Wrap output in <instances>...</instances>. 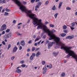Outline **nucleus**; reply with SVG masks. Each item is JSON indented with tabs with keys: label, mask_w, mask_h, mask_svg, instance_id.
Instances as JSON below:
<instances>
[{
	"label": "nucleus",
	"mask_w": 77,
	"mask_h": 77,
	"mask_svg": "<svg viewBox=\"0 0 77 77\" xmlns=\"http://www.w3.org/2000/svg\"><path fill=\"white\" fill-rule=\"evenodd\" d=\"M23 3L24 4V5H26L27 2H23Z\"/></svg>",
	"instance_id": "3c124183"
},
{
	"label": "nucleus",
	"mask_w": 77,
	"mask_h": 77,
	"mask_svg": "<svg viewBox=\"0 0 77 77\" xmlns=\"http://www.w3.org/2000/svg\"><path fill=\"white\" fill-rule=\"evenodd\" d=\"M5 33V31H3V32H2V35H4Z\"/></svg>",
	"instance_id": "49530a36"
},
{
	"label": "nucleus",
	"mask_w": 77,
	"mask_h": 77,
	"mask_svg": "<svg viewBox=\"0 0 77 77\" xmlns=\"http://www.w3.org/2000/svg\"><path fill=\"white\" fill-rule=\"evenodd\" d=\"M20 44L22 46H24V45H25V43H24V41H21Z\"/></svg>",
	"instance_id": "9d476101"
},
{
	"label": "nucleus",
	"mask_w": 77,
	"mask_h": 77,
	"mask_svg": "<svg viewBox=\"0 0 77 77\" xmlns=\"http://www.w3.org/2000/svg\"><path fill=\"white\" fill-rule=\"evenodd\" d=\"M10 31V29H8L6 30V32L7 33H8V32H9V31Z\"/></svg>",
	"instance_id": "c9c22d12"
},
{
	"label": "nucleus",
	"mask_w": 77,
	"mask_h": 77,
	"mask_svg": "<svg viewBox=\"0 0 77 77\" xmlns=\"http://www.w3.org/2000/svg\"><path fill=\"white\" fill-rule=\"evenodd\" d=\"M48 22L46 21V22H45V25H47V24H48Z\"/></svg>",
	"instance_id": "a18cd8bd"
},
{
	"label": "nucleus",
	"mask_w": 77,
	"mask_h": 77,
	"mask_svg": "<svg viewBox=\"0 0 77 77\" xmlns=\"http://www.w3.org/2000/svg\"><path fill=\"white\" fill-rule=\"evenodd\" d=\"M46 37V35H44L43 37V39H45Z\"/></svg>",
	"instance_id": "8fccbe9b"
},
{
	"label": "nucleus",
	"mask_w": 77,
	"mask_h": 77,
	"mask_svg": "<svg viewBox=\"0 0 77 77\" xmlns=\"http://www.w3.org/2000/svg\"><path fill=\"white\" fill-rule=\"evenodd\" d=\"M65 73L63 72L60 75L61 77H65Z\"/></svg>",
	"instance_id": "2eb2a0df"
},
{
	"label": "nucleus",
	"mask_w": 77,
	"mask_h": 77,
	"mask_svg": "<svg viewBox=\"0 0 77 77\" xmlns=\"http://www.w3.org/2000/svg\"><path fill=\"white\" fill-rule=\"evenodd\" d=\"M22 48H23L22 46H20L19 47V50H22Z\"/></svg>",
	"instance_id": "79ce46f5"
},
{
	"label": "nucleus",
	"mask_w": 77,
	"mask_h": 77,
	"mask_svg": "<svg viewBox=\"0 0 77 77\" xmlns=\"http://www.w3.org/2000/svg\"><path fill=\"white\" fill-rule=\"evenodd\" d=\"M38 40H39V38H36V39L35 40V42H36V41H38Z\"/></svg>",
	"instance_id": "2f4dec72"
},
{
	"label": "nucleus",
	"mask_w": 77,
	"mask_h": 77,
	"mask_svg": "<svg viewBox=\"0 0 77 77\" xmlns=\"http://www.w3.org/2000/svg\"><path fill=\"white\" fill-rule=\"evenodd\" d=\"M30 51V49H28L27 50V51Z\"/></svg>",
	"instance_id": "13d9d810"
},
{
	"label": "nucleus",
	"mask_w": 77,
	"mask_h": 77,
	"mask_svg": "<svg viewBox=\"0 0 77 77\" xmlns=\"http://www.w3.org/2000/svg\"><path fill=\"white\" fill-rule=\"evenodd\" d=\"M33 38H34V39H35V38H36V35H34L33 36Z\"/></svg>",
	"instance_id": "bf43d9fd"
},
{
	"label": "nucleus",
	"mask_w": 77,
	"mask_h": 77,
	"mask_svg": "<svg viewBox=\"0 0 77 77\" xmlns=\"http://www.w3.org/2000/svg\"><path fill=\"white\" fill-rule=\"evenodd\" d=\"M50 42V41H49L47 40L46 41V44H48V42Z\"/></svg>",
	"instance_id": "de8ad7c7"
},
{
	"label": "nucleus",
	"mask_w": 77,
	"mask_h": 77,
	"mask_svg": "<svg viewBox=\"0 0 77 77\" xmlns=\"http://www.w3.org/2000/svg\"><path fill=\"white\" fill-rule=\"evenodd\" d=\"M14 58H15V57H12L11 58V60H14Z\"/></svg>",
	"instance_id": "a19ab883"
},
{
	"label": "nucleus",
	"mask_w": 77,
	"mask_h": 77,
	"mask_svg": "<svg viewBox=\"0 0 77 77\" xmlns=\"http://www.w3.org/2000/svg\"><path fill=\"white\" fill-rule=\"evenodd\" d=\"M17 35H20V33H17Z\"/></svg>",
	"instance_id": "052dcab7"
},
{
	"label": "nucleus",
	"mask_w": 77,
	"mask_h": 77,
	"mask_svg": "<svg viewBox=\"0 0 77 77\" xmlns=\"http://www.w3.org/2000/svg\"><path fill=\"white\" fill-rule=\"evenodd\" d=\"M53 54L55 56H56L58 54V53L56 52H53Z\"/></svg>",
	"instance_id": "6ab92c4d"
},
{
	"label": "nucleus",
	"mask_w": 77,
	"mask_h": 77,
	"mask_svg": "<svg viewBox=\"0 0 77 77\" xmlns=\"http://www.w3.org/2000/svg\"><path fill=\"white\" fill-rule=\"evenodd\" d=\"M19 44H20V42H18L17 43V45H19Z\"/></svg>",
	"instance_id": "774afa93"
},
{
	"label": "nucleus",
	"mask_w": 77,
	"mask_h": 77,
	"mask_svg": "<svg viewBox=\"0 0 77 77\" xmlns=\"http://www.w3.org/2000/svg\"><path fill=\"white\" fill-rule=\"evenodd\" d=\"M9 11H10V10L9 9H8L7 8H6L5 9V11H6V12H9Z\"/></svg>",
	"instance_id": "473e14b6"
},
{
	"label": "nucleus",
	"mask_w": 77,
	"mask_h": 77,
	"mask_svg": "<svg viewBox=\"0 0 77 77\" xmlns=\"http://www.w3.org/2000/svg\"><path fill=\"white\" fill-rule=\"evenodd\" d=\"M75 0H73L72 1V3H75Z\"/></svg>",
	"instance_id": "6e6d98bb"
},
{
	"label": "nucleus",
	"mask_w": 77,
	"mask_h": 77,
	"mask_svg": "<svg viewBox=\"0 0 77 77\" xmlns=\"http://www.w3.org/2000/svg\"><path fill=\"white\" fill-rule=\"evenodd\" d=\"M9 38H11L12 36V32H10L8 34H7Z\"/></svg>",
	"instance_id": "f3484780"
},
{
	"label": "nucleus",
	"mask_w": 77,
	"mask_h": 77,
	"mask_svg": "<svg viewBox=\"0 0 77 77\" xmlns=\"http://www.w3.org/2000/svg\"><path fill=\"white\" fill-rule=\"evenodd\" d=\"M35 49H36V48L35 47H32V51H33L34 50H35Z\"/></svg>",
	"instance_id": "a878e982"
},
{
	"label": "nucleus",
	"mask_w": 77,
	"mask_h": 77,
	"mask_svg": "<svg viewBox=\"0 0 77 77\" xmlns=\"http://www.w3.org/2000/svg\"><path fill=\"white\" fill-rule=\"evenodd\" d=\"M2 3H6L5 0H3Z\"/></svg>",
	"instance_id": "c03bdc74"
},
{
	"label": "nucleus",
	"mask_w": 77,
	"mask_h": 77,
	"mask_svg": "<svg viewBox=\"0 0 77 77\" xmlns=\"http://www.w3.org/2000/svg\"><path fill=\"white\" fill-rule=\"evenodd\" d=\"M33 58H34V57L32 55H31L30 57V60H32L33 59Z\"/></svg>",
	"instance_id": "aec40b11"
},
{
	"label": "nucleus",
	"mask_w": 77,
	"mask_h": 77,
	"mask_svg": "<svg viewBox=\"0 0 77 77\" xmlns=\"http://www.w3.org/2000/svg\"><path fill=\"white\" fill-rule=\"evenodd\" d=\"M66 28H67V26H66V25H63V29H66Z\"/></svg>",
	"instance_id": "393cba45"
},
{
	"label": "nucleus",
	"mask_w": 77,
	"mask_h": 77,
	"mask_svg": "<svg viewBox=\"0 0 77 77\" xmlns=\"http://www.w3.org/2000/svg\"><path fill=\"white\" fill-rule=\"evenodd\" d=\"M40 1V0H36L35 2H39Z\"/></svg>",
	"instance_id": "338daca9"
},
{
	"label": "nucleus",
	"mask_w": 77,
	"mask_h": 77,
	"mask_svg": "<svg viewBox=\"0 0 77 77\" xmlns=\"http://www.w3.org/2000/svg\"><path fill=\"white\" fill-rule=\"evenodd\" d=\"M31 42H32V41L31 40L29 41L28 42V44H31Z\"/></svg>",
	"instance_id": "4d7b16f0"
},
{
	"label": "nucleus",
	"mask_w": 77,
	"mask_h": 77,
	"mask_svg": "<svg viewBox=\"0 0 77 77\" xmlns=\"http://www.w3.org/2000/svg\"><path fill=\"white\" fill-rule=\"evenodd\" d=\"M13 23H14V24H15V23H16V20H14L13 21Z\"/></svg>",
	"instance_id": "603ef678"
},
{
	"label": "nucleus",
	"mask_w": 77,
	"mask_h": 77,
	"mask_svg": "<svg viewBox=\"0 0 77 77\" xmlns=\"http://www.w3.org/2000/svg\"><path fill=\"white\" fill-rule=\"evenodd\" d=\"M60 35H61L62 37H63L65 36H66V34L64 33H62V34H60Z\"/></svg>",
	"instance_id": "dca6fc26"
},
{
	"label": "nucleus",
	"mask_w": 77,
	"mask_h": 77,
	"mask_svg": "<svg viewBox=\"0 0 77 77\" xmlns=\"http://www.w3.org/2000/svg\"><path fill=\"white\" fill-rule=\"evenodd\" d=\"M24 62V60H22L20 62V63H22V64H23Z\"/></svg>",
	"instance_id": "c85d7f7f"
},
{
	"label": "nucleus",
	"mask_w": 77,
	"mask_h": 77,
	"mask_svg": "<svg viewBox=\"0 0 77 77\" xmlns=\"http://www.w3.org/2000/svg\"><path fill=\"white\" fill-rule=\"evenodd\" d=\"M35 0H31V2L32 3H34V2H35Z\"/></svg>",
	"instance_id": "4c0bfd02"
},
{
	"label": "nucleus",
	"mask_w": 77,
	"mask_h": 77,
	"mask_svg": "<svg viewBox=\"0 0 77 77\" xmlns=\"http://www.w3.org/2000/svg\"><path fill=\"white\" fill-rule=\"evenodd\" d=\"M42 70H44L43 72V74H45L46 73V72H47V68L46 66H45L44 67H43L42 68Z\"/></svg>",
	"instance_id": "423d86ee"
},
{
	"label": "nucleus",
	"mask_w": 77,
	"mask_h": 77,
	"mask_svg": "<svg viewBox=\"0 0 77 77\" xmlns=\"http://www.w3.org/2000/svg\"><path fill=\"white\" fill-rule=\"evenodd\" d=\"M30 20H28L27 22V23H29V22H30Z\"/></svg>",
	"instance_id": "0e129e2a"
},
{
	"label": "nucleus",
	"mask_w": 77,
	"mask_h": 77,
	"mask_svg": "<svg viewBox=\"0 0 77 77\" xmlns=\"http://www.w3.org/2000/svg\"><path fill=\"white\" fill-rule=\"evenodd\" d=\"M18 50V48L16 46H15L13 49V51L14 53H15V52H16Z\"/></svg>",
	"instance_id": "1a4fd4ad"
},
{
	"label": "nucleus",
	"mask_w": 77,
	"mask_h": 77,
	"mask_svg": "<svg viewBox=\"0 0 77 77\" xmlns=\"http://www.w3.org/2000/svg\"><path fill=\"white\" fill-rule=\"evenodd\" d=\"M62 5V2H60L59 4V5L58 6L59 9H60V7H61Z\"/></svg>",
	"instance_id": "4468645a"
},
{
	"label": "nucleus",
	"mask_w": 77,
	"mask_h": 77,
	"mask_svg": "<svg viewBox=\"0 0 77 77\" xmlns=\"http://www.w3.org/2000/svg\"><path fill=\"white\" fill-rule=\"evenodd\" d=\"M42 63L43 65H44L45 64V61L43 60L42 62Z\"/></svg>",
	"instance_id": "412c9836"
},
{
	"label": "nucleus",
	"mask_w": 77,
	"mask_h": 77,
	"mask_svg": "<svg viewBox=\"0 0 77 77\" xmlns=\"http://www.w3.org/2000/svg\"><path fill=\"white\" fill-rule=\"evenodd\" d=\"M63 31L64 32V33H67L68 32V31L66 30H64Z\"/></svg>",
	"instance_id": "e433bc0d"
},
{
	"label": "nucleus",
	"mask_w": 77,
	"mask_h": 77,
	"mask_svg": "<svg viewBox=\"0 0 77 77\" xmlns=\"http://www.w3.org/2000/svg\"><path fill=\"white\" fill-rule=\"evenodd\" d=\"M21 24H22V23H19L18 24V26H19V25H20Z\"/></svg>",
	"instance_id": "e2e57ef3"
},
{
	"label": "nucleus",
	"mask_w": 77,
	"mask_h": 77,
	"mask_svg": "<svg viewBox=\"0 0 77 77\" xmlns=\"http://www.w3.org/2000/svg\"><path fill=\"white\" fill-rule=\"evenodd\" d=\"M41 5H42V3L41 2H39L37 4V5H35V11H37L38 8H38H39V6H40Z\"/></svg>",
	"instance_id": "20e7f679"
},
{
	"label": "nucleus",
	"mask_w": 77,
	"mask_h": 77,
	"mask_svg": "<svg viewBox=\"0 0 77 77\" xmlns=\"http://www.w3.org/2000/svg\"><path fill=\"white\" fill-rule=\"evenodd\" d=\"M49 67L50 69H51L52 68V65L51 64H50Z\"/></svg>",
	"instance_id": "58836bf2"
},
{
	"label": "nucleus",
	"mask_w": 77,
	"mask_h": 77,
	"mask_svg": "<svg viewBox=\"0 0 77 77\" xmlns=\"http://www.w3.org/2000/svg\"><path fill=\"white\" fill-rule=\"evenodd\" d=\"M21 68V67L20 66L17 67L16 69H18L19 68Z\"/></svg>",
	"instance_id": "69168bd1"
},
{
	"label": "nucleus",
	"mask_w": 77,
	"mask_h": 77,
	"mask_svg": "<svg viewBox=\"0 0 77 77\" xmlns=\"http://www.w3.org/2000/svg\"><path fill=\"white\" fill-rule=\"evenodd\" d=\"M74 38L73 35L68 36L66 38V39H71Z\"/></svg>",
	"instance_id": "6e6552de"
},
{
	"label": "nucleus",
	"mask_w": 77,
	"mask_h": 77,
	"mask_svg": "<svg viewBox=\"0 0 77 77\" xmlns=\"http://www.w3.org/2000/svg\"><path fill=\"white\" fill-rule=\"evenodd\" d=\"M2 29H0V31L2 32L4 30H6V26L4 24L1 27Z\"/></svg>",
	"instance_id": "39448f33"
},
{
	"label": "nucleus",
	"mask_w": 77,
	"mask_h": 77,
	"mask_svg": "<svg viewBox=\"0 0 77 77\" xmlns=\"http://www.w3.org/2000/svg\"><path fill=\"white\" fill-rule=\"evenodd\" d=\"M39 50V48H38L35 49V51H38V50Z\"/></svg>",
	"instance_id": "ea45409f"
},
{
	"label": "nucleus",
	"mask_w": 77,
	"mask_h": 77,
	"mask_svg": "<svg viewBox=\"0 0 77 77\" xmlns=\"http://www.w3.org/2000/svg\"><path fill=\"white\" fill-rule=\"evenodd\" d=\"M31 56H32L33 57H35V56H36V54L35 53H32Z\"/></svg>",
	"instance_id": "c756f323"
},
{
	"label": "nucleus",
	"mask_w": 77,
	"mask_h": 77,
	"mask_svg": "<svg viewBox=\"0 0 77 77\" xmlns=\"http://www.w3.org/2000/svg\"><path fill=\"white\" fill-rule=\"evenodd\" d=\"M72 26H70V28L71 29V30H73L74 29H75V28L72 27Z\"/></svg>",
	"instance_id": "72a5a7b5"
},
{
	"label": "nucleus",
	"mask_w": 77,
	"mask_h": 77,
	"mask_svg": "<svg viewBox=\"0 0 77 77\" xmlns=\"http://www.w3.org/2000/svg\"><path fill=\"white\" fill-rule=\"evenodd\" d=\"M4 15L6 16V15L8 16L9 15V13L7 12H5V14H4Z\"/></svg>",
	"instance_id": "b1692460"
},
{
	"label": "nucleus",
	"mask_w": 77,
	"mask_h": 77,
	"mask_svg": "<svg viewBox=\"0 0 77 77\" xmlns=\"http://www.w3.org/2000/svg\"><path fill=\"white\" fill-rule=\"evenodd\" d=\"M13 1H14L15 3H16V4L17 5V6H19L20 9L23 12H26V10L27 8H26V7H25V6L22 5L21 3V2H20L18 0H12Z\"/></svg>",
	"instance_id": "7ed1b4c3"
},
{
	"label": "nucleus",
	"mask_w": 77,
	"mask_h": 77,
	"mask_svg": "<svg viewBox=\"0 0 77 77\" xmlns=\"http://www.w3.org/2000/svg\"><path fill=\"white\" fill-rule=\"evenodd\" d=\"M53 45V43L51 42L49 43L48 44V49H50V48L51 47V46H52Z\"/></svg>",
	"instance_id": "0eeeda50"
},
{
	"label": "nucleus",
	"mask_w": 77,
	"mask_h": 77,
	"mask_svg": "<svg viewBox=\"0 0 77 77\" xmlns=\"http://www.w3.org/2000/svg\"><path fill=\"white\" fill-rule=\"evenodd\" d=\"M21 66L23 68H24L26 67V64H23L21 65Z\"/></svg>",
	"instance_id": "7c9ffc66"
},
{
	"label": "nucleus",
	"mask_w": 77,
	"mask_h": 77,
	"mask_svg": "<svg viewBox=\"0 0 77 77\" xmlns=\"http://www.w3.org/2000/svg\"><path fill=\"white\" fill-rule=\"evenodd\" d=\"M27 12H26V13L28 16H29V17H30L33 20L32 24L34 25L37 24L35 26H37V29H43L45 32L48 33V35L50 36V38H49V40L54 39V41L57 44V45L55 47V48H56L57 47L58 48H59L60 45L61 44V43H62V42H60V38L56 37V35L53 34V33H54L56 32V30L54 29H52L51 31H50V29H48L47 26L44 25V24L41 22V21H42L41 19L39 20L38 18L35 16V15L34 14H29V13L31 12V10L28 11Z\"/></svg>",
	"instance_id": "f257e3e1"
},
{
	"label": "nucleus",
	"mask_w": 77,
	"mask_h": 77,
	"mask_svg": "<svg viewBox=\"0 0 77 77\" xmlns=\"http://www.w3.org/2000/svg\"><path fill=\"white\" fill-rule=\"evenodd\" d=\"M71 27H74L75 26V23L73 22L71 24Z\"/></svg>",
	"instance_id": "4be33fe9"
},
{
	"label": "nucleus",
	"mask_w": 77,
	"mask_h": 77,
	"mask_svg": "<svg viewBox=\"0 0 77 77\" xmlns=\"http://www.w3.org/2000/svg\"><path fill=\"white\" fill-rule=\"evenodd\" d=\"M11 44L8 45V47L7 48L8 50H9V48H11Z\"/></svg>",
	"instance_id": "5701e85b"
},
{
	"label": "nucleus",
	"mask_w": 77,
	"mask_h": 77,
	"mask_svg": "<svg viewBox=\"0 0 77 77\" xmlns=\"http://www.w3.org/2000/svg\"><path fill=\"white\" fill-rule=\"evenodd\" d=\"M2 44H3V45H5V44H6L5 42H4V41L2 42Z\"/></svg>",
	"instance_id": "09e8293b"
},
{
	"label": "nucleus",
	"mask_w": 77,
	"mask_h": 77,
	"mask_svg": "<svg viewBox=\"0 0 77 77\" xmlns=\"http://www.w3.org/2000/svg\"><path fill=\"white\" fill-rule=\"evenodd\" d=\"M0 2L1 3H3V0H0Z\"/></svg>",
	"instance_id": "680f3d73"
},
{
	"label": "nucleus",
	"mask_w": 77,
	"mask_h": 77,
	"mask_svg": "<svg viewBox=\"0 0 77 77\" xmlns=\"http://www.w3.org/2000/svg\"><path fill=\"white\" fill-rule=\"evenodd\" d=\"M48 1H47L45 2V5H48Z\"/></svg>",
	"instance_id": "37998d69"
},
{
	"label": "nucleus",
	"mask_w": 77,
	"mask_h": 77,
	"mask_svg": "<svg viewBox=\"0 0 77 77\" xmlns=\"http://www.w3.org/2000/svg\"><path fill=\"white\" fill-rule=\"evenodd\" d=\"M51 9L52 10H53V11H55V10L56 9V6L54 5L52 8Z\"/></svg>",
	"instance_id": "a211bd4d"
},
{
	"label": "nucleus",
	"mask_w": 77,
	"mask_h": 77,
	"mask_svg": "<svg viewBox=\"0 0 77 77\" xmlns=\"http://www.w3.org/2000/svg\"><path fill=\"white\" fill-rule=\"evenodd\" d=\"M16 72L17 73H20V72H21V70L20 69H17L16 70Z\"/></svg>",
	"instance_id": "f8f14e48"
},
{
	"label": "nucleus",
	"mask_w": 77,
	"mask_h": 77,
	"mask_svg": "<svg viewBox=\"0 0 77 77\" xmlns=\"http://www.w3.org/2000/svg\"><path fill=\"white\" fill-rule=\"evenodd\" d=\"M5 9H4L3 10H2V13H3V12H5Z\"/></svg>",
	"instance_id": "864d4df0"
},
{
	"label": "nucleus",
	"mask_w": 77,
	"mask_h": 77,
	"mask_svg": "<svg viewBox=\"0 0 77 77\" xmlns=\"http://www.w3.org/2000/svg\"><path fill=\"white\" fill-rule=\"evenodd\" d=\"M41 55V52L39 51H38L36 54V57H38L39 56Z\"/></svg>",
	"instance_id": "9b49d317"
},
{
	"label": "nucleus",
	"mask_w": 77,
	"mask_h": 77,
	"mask_svg": "<svg viewBox=\"0 0 77 77\" xmlns=\"http://www.w3.org/2000/svg\"><path fill=\"white\" fill-rule=\"evenodd\" d=\"M37 45H38V43H35L34 44V45H35V46H37Z\"/></svg>",
	"instance_id": "5fc2aeb1"
},
{
	"label": "nucleus",
	"mask_w": 77,
	"mask_h": 77,
	"mask_svg": "<svg viewBox=\"0 0 77 77\" xmlns=\"http://www.w3.org/2000/svg\"><path fill=\"white\" fill-rule=\"evenodd\" d=\"M60 46H61V49H63V48L65 51L66 53L67 54H69L67 55L68 57H69L70 56H72V57L76 59V61L77 62V55L74 53V51L71 50V49L72 48V47L65 46V44L63 43H61V44L60 45Z\"/></svg>",
	"instance_id": "f03ea898"
},
{
	"label": "nucleus",
	"mask_w": 77,
	"mask_h": 77,
	"mask_svg": "<svg viewBox=\"0 0 77 77\" xmlns=\"http://www.w3.org/2000/svg\"><path fill=\"white\" fill-rule=\"evenodd\" d=\"M66 9L67 10H71V8H70L69 7H67L66 8Z\"/></svg>",
	"instance_id": "f704fd0d"
},
{
	"label": "nucleus",
	"mask_w": 77,
	"mask_h": 77,
	"mask_svg": "<svg viewBox=\"0 0 77 77\" xmlns=\"http://www.w3.org/2000/svg\"><path fill=\"white\" fill-rule=\"evenodd\" d=\"M58 15H59V13H56L54 15L55 18V19H56V18H57V16Z\"/></svg>",
	"instance_id": "ddd939ff"
},
{
	"label": "nucleus",
	"mask_w": 77,
	"mask_h": 77,
	"mask_svg": "<svg viewBox=\"0 0 77 77\" xmlns=\"http://www.w3.org/2000/svg\"><path fill=\"white\" fill-rule=\"evenodd\" d=\"M5 38H9V36L8 35V34L7 35H5Z\"/></svg>",
	"instance_id": "bb28decb"
},
{
	"label": "nucleus",
	"mask_w": 77,
	"mask_h": 77,
	"mask_svg": "<svg viewBox=\"0 0 77 77\" xmlns=\"http://www.w3.org/2000/svg\"><path fill=\"white\" fill-rule=\"evenodd\" d=\"M50 26L51 27L53 28V27H54V25H53V24H50Z\"/></svg>",
	"instance_id": "cd10ccee"
}]
</instances>
